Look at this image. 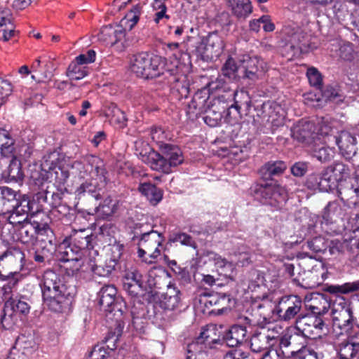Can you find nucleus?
<instances>
[{"mask_svg": "<svg viewBox=\"0 0 359 359\" xmlns=\"http://www.w3.org/2000/svg\"><path fill=\"white\" fill-rule=\"evenodd\" d=\"M286 163L283 161H269L259 170L263 182H255L251 185L250 194L263 205H269L276 210L281 209L287 201V190L271 180L273 177L281 175L286 170Z\"/></svg>", "mask_w": 359, "mask_h": 359, "instance_id": "obj_1", "label": "nucleus"}, {"mask_svg": "<svg viewBox=\"0 0 359 359\" xmlns=\"http://www.w3.org/2000/svg\"><path fill=\"white\" fill-rule=\"evenodd\" d=\"M43 304L55 313L69 309L75 294V288L68 285L64 278L51 269L46 270L40 282Z\"/></svg>", "mask_w": 359, "mask_h": 359, "instance_id": "obj_2", "label": "nucleus"}, {"mask_svg": "<svg viewBox=\"0 0 359 359\" xmlns=\"http://www.w3.org/2000/svg\"><path fill=\"white\" fill-rule=\"evenodd\" d=\"M161 154L151 150L143 161L154 170L168 174L184 162L181 149L172 144H163L160 147Z\"/></svg>", "mask_w": 359, "mask_h": 359, "instance_id": "obj_3", "label": "nucleus"}, {"mask_svg": "<svg viewBox=\"0 0 359 359\" xmlns=\"http://www.w3.org/2000/svg\"><path fill=\"white\" fill-rule=\"evenodd\" d=\"M164 60L157 55L142 52L133 56L130 69L137 76L154 79L164 74Z\"/></svg>", "mask_w": 359, "mask_h": 359, "instance_id": "obj_4", "label": "nucleus"}, {"mask_svg": "<svg viewBox=\"0 0 359 359\" xmlns=\"http://www.w3.org/2000/svg\"><path fill=\"white\" fill-rule=\"evenodd\" d=\"M95 238L96 236L88 229L74 230L64 239L60 248H63V251L68 250L85 257H92L90 250L94 248L93 243Z\"/></svg>", "mask_w": 359, "mask_h": 359, "instance_id": "obj_5", "label": "nucleus"}, {"mask_svg": "<svg viewBox=\"0 0 359 359\" xmlns=\"http://www.w3.org/2000/svg\"><path fill=\"white\" fill-rule=\"evenodd\" d=\"M255 297L246 311L245 317L248 323L252 326H258L262 329L271 323L276 313L274 304L265 296L257 300Z\"/></svg>", "mask_w": 359, "mask_h": 359, "instance_id": "obj_6", "label": "nucleus"}, {"mask_svg": "<svg viewBox=\"0 0 359 359\" xmlns=\"http://www.w3.org/2000/svg\"><path fill=\"white\" fill-rule=\"evenodd\" d=\"M282 33L285 42L280 48V53L288 60L299 55L309 47V44L305 41L306 34L298 27L285 25Z\"/></svg>", "mask_w": 359, "mask_h": 359, "instance_id": "obj_7", "label": "nucleus"}, {"mask_svg": "<svg viewBox=\"0 0 359 359\" xmlns=\"http://www.w3.org/2000/svg\"><path fill=\"white\" fill-rule=\"evenodd\" d=\"M97 36L100 41L110 46L118 52L124 51L133 44V41L126 33V28L119 25L102 27Z\"/></svg>", "mask_w": 359, "mask_h": 359, "instance_id": "obj_8", "label": "nucleus"}, {"mask_svg": "<svg viewBox=\"0 0 359 359\" xmlns=\"http://www.w3.org/2000/svg\"><path fill=\"white\" fill-rule=\"evenodd\" d=\"M222 344V339L217 334L216 327L214 325H208L202 329L199 336L188 344L187 355L194 354V359H196L197 355H203L208 349Z\"/></svg>", "mask_w": 359, "mask_h": 359, "instance_id": "obj_9", "label": "nucleus"}, {"mask_svg": "<svg viewBox=\"0 0 359 359\" xmlns=\"http://www.w3.org/2000/svg\"><path fill=\"white\" fill-rule=\"evenodd\" d=\"M124 250V245L120 243H116L111 248V255L107 257L102 265L95 264L94 257H88V265L90 270L95 274L102 277H109L113 271L121 270V257Z\"/></svg>", "mask_w": 359, "mask_h": 359, "instance_id": "obj_10", "label": "nucleus"}, {"mask_svg": "<svg viewBox=\"0 0 359 359\" xmlns=\"http://www.w3.org/2000/svg\"><path fill=\"white\" fill-rule=\"evenodd\" d=\"M19 240L24 244H33L38 236L48 240L50 247H53V241H55L53 230L47 224H39L37 222H25L18 227Z\"/></svg>", "mask_w": 359, "mask_h": 359, "instance_id": "obj_11", "label": "nucleus"}, {"mask_svg": "<svg viewBox=\"0 0 359 359\" xmlns=\"http://www.w3.org/2000/svg\"><path fill=\"white\" fill-rule=\"evenodd\" d=\"M344 215V209L337 201H330L324 208L320 228L323 232L327 235H335L340 233V228L337 220Z\"/></svg>", "mask_w": 359, "mask_h": 359, "instance_id": "obj_12", "label": "nucleus"}, {"mask_svg": "<svg viewBox=\"0 0 359 359\" xmlns=\"http://www.w3.org/2000/svg\"><path fill=\"white\" fill-rule=\"evenodd\" d=\"M201 302H203L208 309L212 307L210 313L222 315L231 310L235 306L236 299L229 293L203 292L200 294Z\"/></svg>", "mask_w": 359, "mask_h": 359, "instance_id": "obj_13", "label": "nucleus"}, {"mask_svg": "<svg viewBox=\"0 0 359 359\" xmlns=\"http://www.w3.org/2000/svg\"><path fill=\"white\" fill-rule=\"evenodd\" d=\"M165 241L163 233L157 231L150 230L140 237L139 242H137L138 247L137 254L140 258H144L145 255L155 259L161 254L160 247Z\"/></svg>", "mask_w": 359, "mask_h": 359, "instance_id": "obj_14", "label": "nucleus"}, {"mask_svg": "<svg viewBox=\"0 0 359 359\" xmlns=\"http://www.w3.org/2000/svg\"><path fill=\"white\" fill-rule=\"evenodd\" d=\"M100 309L109 313L120 312L122 315L126 309V302L117 296V290L114 285H105L97 293Z\"/></svg>", "mask_w": 359, "mask_h": 359, "instance_id": "obj_15", "label": "nucleus"}, {"mask_svg": "<svg viewBox=\"0 0 359 359\" xmlns=\"http://www.w3.org/2000/svg\"><path fill=\"white\" fill-rule=\"evenodd\" d=\"M340 183L327 166L320 173L313 172L308 175L305 184L309 189L329 192L338 189Z\"/></svg>", "mask_w": 359, "mask_h": 359, "instance_id": "obj_16", "label": "nucleus"}, {"mask_svg": "<svg viewBox=\"0 0 359 359\" xmlns=\"http://www.w3.org/2000/svg\"><path fill=\"white\" fill-rule=\"evenodd\" d=\"M303 306L302 299L297 295H288L281 297L278 304H274L276 313L284 321L296 319Z\"/></svg>", "mask_w": 359, "mask_h": 359, "instance_id": "obj_17", "label": "nucleus"}, {"mask_svg": "<svg viewBox=\"0 0 359 359\" xmlns=\"http://www.w3.org/2000/svg\"><path fill=\"white\" fill-rule=\"evenodd\" d=\"M224 43L218 32H209L206 36L200 37L198 44L194 50L200 54H204L207 57H217L223 51Z\"/></svg>", "mask_w": 359, "mask_h": 359, "instance_id": "obj_18", "label": "nucleus"}, {"mask_svg": "<svg viewBox=\"0 0 359 359\" xmlns=\"http://www.w3.org/2000/svg\"><path fill=\"white\" fill-rule=\"evenodd\" d=\"M165 74L176 99L180 100L187 98L189 95V83L187 76L178 70L177 65L175 69H166Z\"/></svg>", "mask_w": 359, "mask_h": 359, "instance_id": "obj_19", "label": "nucleus"}, {"mask_svg": "<svg viewBox=\"0 0 359 359\" xmlns=\"http://www.w3.org/2000/svg\"><path fill=\"white\" fill-rule=\"evenodd\" d=\"M306 346V338L299 332L285 334L279 339V350L287 358L299 355Z\"/></svg>", "mask_w": 359, "mask_h": 359, "instance_id": "obj_20", "label": "nucleus"}, {"mask_svg": "<svg viewBox=\"0 0 359 359\" xmlns=\"http://www.w3.org/2000/svg\"><path fill=\"white\" fill-rule=\"evenodd\" d=\"M4 261L6 263H12L21 269L25 264V255L19 248H9L0 256V266H1V262ZM11 274V271L2 266V270L0 269V280H6Z\"/></svg>", "mask_w": 359, "mask_h": 359, "instance_id": "obj_21", "label": "nucleus"}, {"mask_svg": "<svg viewBox=\"0 0 359 359\" xmlns=\"http://www.w3.org/2000/svg\"><path fill=\"white\" fill-rule=\"evenodd\" d=\"M327 254L334 258L344 255L346 251L354 252V249L359 250V239L351 238L340 241L339 239H327Z\"/></svg>", "mask_w": 359, "mask_h": 359, "instance_id": "obj_22", "label": "nucleus"}, {"mask_svg": "<svg viewBox=\"0 0 359 359\" xmlns=\"http://www.w3.org/2000/svg\"><path fill=\"white\" fill-rule=\"evenodd\" d=\"M276 339L274 336H271L269 330L255 331L250 338V349L253 353L264 354L271 351L269 348L273 346Z\"/></svg>", "mask_w": 359, "mask_h": 359, "instance_id": "obj_23", "label": "nucleus"}, {"mask_svg": "<svg viewBox=\"0 0 359 359\" xmlns=\"http://www.w3.org/2000/svg\"><path fill=\"white\" fill-rule=\"evenodd\" d=\"M338 146L341 155L346 159H350L356 154L357 139L350 133L342 131L339 137L330 136Z\"/></svg>", "mask_w": 359, "mask_h": 359, "instance_id": "obj_24", "label": "nucleus"}, {"mask_svg": "<svg viewBox=\"0 0 359 359\" xmlns=\"http://www.w3.org/2000/svg\"><path fill=\"white\" fill-rule=\"evenodd\" d=\"M32 207L31 201L26 195L19 194L18 198L15 199V203L13 207L11 208L10 215L8 217V222L13 226L17 227V224L20 221L17 219V217H24L28 219V215L31 212Z\"/></svg>", "mask_w": 359, "mask_h": 359, "instance_id": "obj_25", "label": "nucleus"}, {"mask_svg": "<svg viewBox=\"0 0 359 359\" xmlns=\"http://www.w3.org/2000/svg\"><path fill=\"white\" fill-rule=\"evenodd\" d=\"M181 294L180 290L176 286L168 285L166 292L162 295L160 300V306L165 311L181 312Z\"/></svg>", "mask_w": 359, "mask_h": 359, "instance_id": "obj_26", "label": "nucleus"}, {"mask_svg": "<svg viewBox=\"0 0 359 359\" xmlns=\"http://www.w3.org/2000/svg\"><path fill=\"white\" fill-rule=\"evenodd\" d=\"M210 97L205 91H197L188 104L187 114L189 118H197L211 105Z\"/></svg>", "mask_w": 359, "mask_h": 359, "instance_id": "obj_27", "label": "nucleus"}, {"mask_svg": "<svg viewBox=\"0 0 359 359\" xmlns=\"http://www.w3.org/2000/svg\"><path fill=\"white\" fill-rule=\"evenodd\" d=\"M60 261L64 262L63 267L68 276H75L79 271L83 265L88 264V257L74 254L68 250L60 252Z\"/></svg>", "mask_w": 359, "mask_h": 359, "instance_id": "obj_28", "label": "nucleus"}, {"mask_svg": "<svg viewBox=\"0 0 359 359\" xmlns=\"http://www.w3.org/2000/svg\"><path fill=\"white\" fill-rule=\"evenodd\" d=\"M240 70L243 72V77L250 80L258 79V72L262 69V60L258 57H251L249 55H244L240 60Z\"/></svg>", "mask_w": 359, "mask_h": 359, "instance_id": "obj_29", "label": "nucleus"}, {"mask_svg": "<svg viewBox=\"0 0 359 359\" xmlns=\"http://www.w3.org/2000/svg\"><path fill=\"white\" fill-rule=\"evenodd\" d=\"M210 103L211 105L202 114L203 119L209 126L216 127L221 123L222 114L225 111L226 107L224 106V103H222L218 98H214L210 101Z\"/></svg>", "mask_w": 359, "mask_h": 359, "instance_id": "obj_30", "label": "nucleus"}, {"mask_svg": "<svg viewBox=\"0 0 359 359\" xmlns=\"http://www.w3.org/2000/svg\"><path fill=\"white\" fill-rule=\"evenodd\" d=\"M337 195L344 205L349 208L359 204V187H355L350 182H341L337 189Z\"/></svg>", "mask_w": 359, "mask_h": 359, "instance_id": "obj_31", "label": "nucleus"}, {"mask_svg": "<svg viewBox=\"0 0 359 359\" xmlns=\"http://www.w3.org/2000/svg\"><path fill=\"white\" fill-rule=\"evenodd\" d=\"M9 161L6 169L2 171L1 177L6 182H18L23 180L24 172L22 170L20 161L16 157V153L11 157H3Z\"/></svg>", "mask_w": 359, "mask_h": 359, "instance_id": "obj_32", "label": "nucleus"}, {"mask_svg": "<svg viewBox=\"0 0 359 359\" xmlns=\"http://www.w3.org/2000/svg\"><path fill=\"white\" fill-rule=\"evenodd\" d=\"M336 351L339 359H356L359 353V334L340 343Z\"/></svg>", "mask_w": 359, "mask_h": 359, "instance_id": "obj_33", "label": "nucleus"}, {"mask_svg": "<svg viewBox=\"0 0 359 359\" xmlns=\"http://www.w3.org/2000/svg\"><path fill=\"white\" fill-rule=\"evenodd\" d=\"M333 326L339 328L341 333L347 332L353 327L354 318L351 309H332Z\"/></svg>", "mask_w": 359, "mask_h": 359, "instance_id": "obj_34", "label": "nucleus"}, {"mask_svg": "<svg viewBox=\"0 0 359 359\" xmlns=\"http://www.w3.org/2000/svg\"><path fill=\"white\" fill-rule=\"evenodd\" d=\"M246 334L247 330L245 326L233 325L224 333L222 342L224 341L231 348H238L245 339Z\"/></svg>", "mask_w": 359, "mask_h": 359, "instance_id": "obj_35", "label": "nucleus"}, {"mask_svg": "<svg viewBox=\"0 0 359 359\" xmlns=\"http://www.w3.org/2000/svg\"><path fill=\"white\" fill-rule=\"evenodd\" d=\"M12 13L8 8H0V39L7 41L15 35Z\"/></svg>", "mask_w": 359, "mask_h": 359, "instance_id": "obj_36", "label": "nucleus"}, {"mask_svg": "<svg viewBox=\"0 0 359 359\" xmlns=\"http://www.w3.org/2000/svg\"><path fill=\"white\" fill-rule=\"evenodd\" d=\"M231 13L238 19H246L252 13L250 0H226Z\"/></svg>", "mask_w": 359, "mask_h": 359, "instance_id": "obj_37", "label": "nucleus"}, {"mask_svg": "<svg viewBox=\"0 0 359 359\" xmlns=\"http://www.w3.org/2000/svg\"><path fill=\"white\" fill-rule=\"evenodd\" d=\"M123 322L116 321L114 327L109 330L107 334L100 344L104 346L105 349L109 353L114 351L118 346L117 343L123 334Z\"/></svg>", "mask_w": 359, "mask_h": 359, "instance_id": "obj_38", "label": "nucleus"}, {"mask_svg": "<svg viewBox=\"0 0 359 359\" xmlns=\"http://www.w3.org/2000/svg\"><path fill=\"white\" fill-rule=\"evenodd\" d=\"M16 153L15 140L11 133L0 127V155L1 157H11Z\"/></svg>", "mask_w": 359, "mask_h": 359, "instance_id": "obj_39", "label": "nucleus"}, {"mask_svg": "<svg viewBox=\"0 0 359 359\" xmlns=\"http://www.w3.org/2000/svg\"><path fill=\"white\" fill-rule=\"evenodd\" d=\"M19 194L20 192L10 187L0 186V214L11 212Z\"/></svg>", "mask_w": 359, "mask_h": 359, "instance_id": "obj_40", "label": "nucleus"}, {"mask_svg": "<svg viewBox=\"0 0 359 359\" xmlns=\"http://www.w3.org/2000/svg\"><path fill=\"white\" fill-rule=\"evenodd\" d=\"M313 123L310 121H299L292 130L293 138L300 142H308L313 137Z\"/></svg>", "mask_w": 359, "mask_h": 359, "instance_id": "obj_41", "label": "nucleus"}, {"mask_svg": "<svg viewBox=\"0 0 359 359\" xmlns=\"http://www.w3.org/2000/svg\"><path fill=\"white\" fill-rule=\"evenodd\" d=\"M138 190L152 205H156L163 198V191L150 182L141 183Z\"/></svg>", "mask_w": 359, "mask_h": 359, "instance_id": "obj_42", "label": "nucleus"}, {"mask_svg": "<svg viewBox=\"0 0 359 359\" xmlns=\"http://www.w3.org/2000/svg\"><path fill=\"white\" fill-rule=\"evenodd\" d=\"M208 255H212L219 274L232 279L235 273L234 264L217 253L210 252Z\"/></svg>", "mask_w": 359, "mask_h": 359, "instance_id": "obj_43", "label": "nucleus"}, {"mask_svg": "<svg viewBox=\"0 0 359 359\" xmlns=\"http://www.w3.org/2000/svg\"><path fill=\"white\" fill-rule=\"evenodd\" d=\"M330 306V302L326 296L323 294H318L316 297L311 299L309 309L312 313L311 315L323 316L328 311Z\"/></svg>", "mask_w": 359, "mask_h": 359, "instance_id": "obj_44", "label": "nucleus"}, {"mask_svg": "<svg viewBox=\"0 0 359 359\" xmlns=\"http://www.w3.org/2000/svg\"><path fill=\"white\" fill-rule=\"evenodd\" d=\"M60 170V177L58 172H56V177L60 181L61 183L65 184L68 178L72 176H78L83 178L84 175L82 174V170H84V165L81 161H75L69 166V168L62 167L59 168Z\"/></svg>", "mask_w": 359, "mask_h": 359, "instance_id": "obj_45", "label": "nucleus"}, {"mask_svg": "<svg viewBox=\"0 0 359 359\" xmlns=\"http://www.w3.org/2000/svg\"><path fill=\"white\" fill-rule=\"evenodd\" d=\"M41 248L37 249L34 251L33 259L35 262L45 265L46 262H50V257L52 251L55 250L56 243L55 241H53V247H50L48 240L44 238H41Z\"/></svg>", "mask_w": 359, "mask_h": 359, "instance_id": "obj_46", "label": "nucleus"}, {"mask_svg": "<svg viewBox=\"0 0 359 359\" xmlns=\"http://www.w3.org/2000/svg\"><path fill=\"white\" fill-rule=\"evenodd\" d=\"M105 116L109 121L123 128L127 126V118L123 111L120 109L115 104L111 103L105 110Z\"/></svg>", "mask_w": 359, "mask_h": 359, "instance_id": "obj_47", "label": "nucleus"}, {"mask_svg": "<svg viewBox=\"0 0 359 359\" xmlns=\"http://www.w3.org/2000/svg\"><path fill=\"white\" fill-rule=\"evenodd\" d=\"M309 320L313 321V316L311 314L298 316L296 319V329L305 338L316 339L313 325L309 322Z\"/></svg>", "mask_w": 359, "mask_h": 359, "instance_id": "obj_48", "label": "nucleus"}, {"mask_svg": "<svg viewBox=\"0 0 359 359\" xmlns=\"http://www.w3.org/2000/svg\"><path fill=\"white\" fill-rule=\"evenodd\" d=\"M16 345L18 346V348L16 347L17 351L21 350V352L25 353V354L29 357H32L33 353L37 349V344L34 337L31 334L27 336L21 334L16 341Z\"/></svg>", "mask_w": 359, "mask_h": 359, "instance_id": "obj_49", "label": "nucleus"}, {"mask_svg": "<svg viewBox=\"0 0 359 359\" xmlns=\"http://www.w3.org/2000/svg\"><path fill=\"white\" fill-rule=\"evenodd\" d=\"M234 103L231 104L229 109H235L238 114H240L241 109H244L247 112L251 107V98L247 91L241 90L233 93Z\"/></svg>", "mask_w": 359, "mask_h": 359, "instance_id": "obj_50", "label": "nucleus"}, {"mask_svg": "<svg viewBox=\"0 0 359 359\" xmlns=\"http://www.w3.org/2000/svg\"><path fill=\"white\" fill-rule=\"evenodd\" d=\"M5 308H10L15 313L27 315L29 313L30 306L28 303L24 300L23 297H11L5 303Z\"/></svg>", "mask_w": 359, "mask_h": 359, "instance_id": "obj_51", "label": "nucleus"}, {"mask_svg": "<svg viewBox=\"0 0 359 359\" xmlns=\"http://www.w3.org/2000/svg\"><path fill=\"white\" fill-rule=\"evenodd\" d=\"M359 290V280L354 282L345 283L342 285H328L326 284L323 287V291L328 293H344L349 294L351 292Z\"/></svg>", "mask_w": 359, "mask_h": 359, "instance_id": "obj_52", "label": "nucleus"}, {"mask_svg": "<svg viewBox=\"0 0 359 359\" xmlns=\"http://www.w3.org/2000/svg\"><path fill=\"white\" fill-rule=\"evenodd\" d=\"M34 184L35 185L39 186V191L35 194L36 201L41 206L43 205V203L48 205L49 195L50 194V191L49 190L50 187V182H48L47 180H44L43 178L41 180L36 178L34 180Z\"/></svg>", "mask_w": 359, "mask_h": 359, "instance_id": "obj_53", "label": "nucleus"}, {"mask_svg": "<svg viewBox=\"0 0 359 359\" xmlns=\"http://www.w3.org/2000/svg\"><path fill=\"white\" fill-rule=\"evenodd\" d=\"M88 161L91 166V173L97 177L100 182H106L107 172L102 160L97 156H91Z\"/></svg>", "mask_w": 359, "mask_h": 359, "instance_id": "obj_54", "label": "nucleus"}, {"mask_svg": "<svg viewBox=\"0 0 359 359\" xmlns=\"http://www.w3.org/2000/svg\"><path fill=\"white\" fill-rule=\"evenodd\" d=\"M336 351L334 344L320 339L316 341L314 353H316L319 359H329Z\"/></svg>", "mask_w": 359, "mask_h": 359, "instance_id": "obj_55", "label": "nucleus"}, {"mask_svg": "<svg viewBox=\"0 0 359 359\" xmlns=\"http://www.w3.org/2000/svg\"><path fill=\"white\" fill-rule=\"evenodd\" d=\"M323 95L326 100L336 103L342 102L345 98L343 90L337 84L327 86L323 91Z\"/></svg>", "mask_w": 359, "mask_h": 359, "instance_id": "obj_56", "label": "nucleus"}, {"mask_svg": "<svg viewBox=\"0 0 359 359\" xmlns=\"http://www.w3.org/2000/svg\"><path fill=\"white\" fill-rule=\"evenodd\" d=\"M117 202L108 196L104 199L102 203L96 208V212L103 218H107L114 215L117 209Z\"/></svg>", "mask_w": 359, "mask_h": 359, "instance_id": "obj_57", "label": "nucleus"}, {"mask_svg": "<svg viewBox=\"0 0 359 359\" xmlns=\"http://www.w3.org/2000/svg\"><path fill=\"white\" fill-rule=\"evenodd\" d=\"M327 239L321 236L313 237L306 242L307 248L316 254H327Z\"/></svg>", "mask_w": 359, "mask_h": 359, "instance_id": "obj_58", "label": "nucleus"}, {"mask_svg": "<svg viewBox=\"0 0 359 359\" xmlns=\"http://www.w3.org/2000/svg\"><path fill=\"white\" fill-rule=\"evenodd\" d=\"M180 243L182 245L191 247L194 249L197 248L196 243L193 238L183 232H176L170 234L168 239V244L172 245V243Z\"/></svg>", "mask_w": 359, "mask_h": 359, "instance_id": "obj_59", "label": "nucleus"}, {"mask_svg": "<svg viewBox=\"0 0 359 359\" xmlns=\"http://www.w3.org/2000/svg\"><path fill=\"white\" fill-rule=\"evenodd\" d=\"M141 10L142 6L140 4H136L133 6L130 11L121 20L120 25H122V27L128 26L129 29H132L139 21Z\"/></svg>", "mask_w": 359, "mask_h": 359, "instance_id": "obj_60", "label": "nucleus"}, {"mask_svg": "<svg viewBox=\"0 0 359 359\" xmlns=\"http://www.w3.org/2000/svg\"><path fill=\"white\" fill-rule=\"evenodd\" d=\"M165 278L164 272L152 269L148 273L147 283L150 289H161L165 284Z\"/></svg>", "mask_w": 359, "mask_h": 359, "instance_id": "obj_61", "label": "nucleus"}, {"mask_svg": "<svg viewBox=\"0 0 359 359\" xmlns=\"http://www.w3.org/2000/svg\"><path fill=\"white\" fill-rule=\"evenodd\" d=\"M334 149L330 147H316L312 151V156L321 163H327L334 156Z\"/></svg>", "mask_w": 359, "mask_h": 359, "instance_id": "obj_62", "label": "nucleus"}, {"mask_svg": "<svg viewBox=\"0 0 359 359\" xmlns=\"http://www.w3.org/2000/svg\"><path fill=\"white\" fill-rule=\"evenodd\" d=\"M75 194L79 199H81L86 196H90L96 199L100 198V194L97 192L96 187L88 182H85L78 187L75 190Z\"/></svg>", "mask_w": 359, "mask_h": 359, "instance_id": "obj_63", "label": "nucleus"}, {"mask_svg": "<svg viewBox=\"0 0 359 359\" xmlns=\"http://www.w3.org/2000/svg\"><path fill=\"white\" fill-rule=\"evenodd\" d=\"M88 74L87 67L79 65L72 62L67 71V75L72 80H80Z\"/></svg>", "mask_w": 359, "mask_h": 359, "instance_id": "obj_64", "label": "nucleus"}]
</instances>
